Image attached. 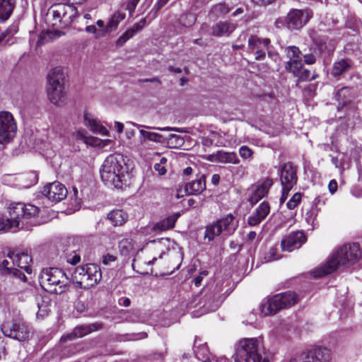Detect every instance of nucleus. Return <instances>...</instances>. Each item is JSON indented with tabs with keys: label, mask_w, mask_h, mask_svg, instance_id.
Returning a JSON list of instances; mask_svg holds the SVG:
<instances>
[{
	"label": "nucleus",
	"mask_w": 362,
	"mask_h": 362,
	"mask_svg": "<svg viewBox=\"0 0 362 362\" xmlns=\"http://www.w3.org/2000/svg\"><path fill=\"white\" fill-rule=\"evenodd\" d=\"M102 181L108 186L121 189L129 180V168L122 154H112L104 160L100 170Z\"/></svg>",
	"instance_id": "f257e3e1"
},
{
	"label": "nucleus",
	"mask_w": 362,
	"mask_h": 362,
	"mask_svg": "<svg viewBox=\"0 0 362 362\" xmlns=\"http://www.w3.org/2000/svg\"><path fill=\"white\" fill-rule=\"evenodd\" d=\"M9 218L0 217V231L15 233L24 229L25 221L37 216L40 209L33 204L13 203L8 206Z\"/></svg>",
	"instance_id": "f03ea898"
},
{
	"label": "nucleus",
	"mask_w": 362,
	"mask_h": 362,
	"mask_svg": "<svg viewBox=\"0 0 362 362\" xmlns=\"http://www.w3.org/2000/svg\"><path fill=\"white\" fill-rule=\"evenodd\" d=\"M361 257V250H336L320 267L310 272L315 279L324 277L332 274L341 267L354 264Z\"/></svg>",
	"instance_id": "7ed1b4c3"
},
{
	"label": "nucleus",
	"mask_w": 362,
	"mask_h": 362,
	"mask_svg": "<svg viewBox=\"0 0 362 362\" xmlns=\"http://www.w3.org/2000/svg\"><path fill=\"white\" fill-rule=\"evenodd\" d=\"M235 362H269L264 347L257 338H245L235 345Z\"/></svg>",
	"instance_id": "20e7f679"
},
{
	"label": "nucleus",
	"mask_w": 362,
	"mask_h": 362,
	"mask_svg": "<svg viewBox=\"0 0 362 362\" xmlns=\"http://www.w3.org/2000/svg\"><path fill=\"white\" fill-rule=\"evenodd\" d=\"M222 292V281H219L216 284H208L202 288L199 294L196 296L195 301L197 303L195 306L203 309L204 312L216 310L226 298Z\"/></svg>",
	"instance_id": "39448f33"
},
{
	"label": "nucleus",
	"mask_w": 362,
	"mask_h": 362,
	"mask_svg": "<svg viewBox=\"0 0 362 362\" xmlns=\"http://www.w3.org/2000/svg\"><path fill=\"white\" fill-rule=\"evenodd\" d=\"M78 16L76 8L67 4H53L47 11L45 21L48 26L64 28L69 26Z\"/></svg>",
	"instance_id": "423d86ee"
},
{
	"label": "nucleus",
	"mask_w": 362,
	"mask_h": 362,
	"mask_svg": "<svg viewBox=\"0 0 362 362\" xmlns=\"http://www.w3.org/2000/svg\"><path fill=\"white\" fill-rule=\"evenodd\" d=\"M41 286L47 292L62 294L69 289V279L60 269L48 268L43 269L40 277Z\"/></svg>",
	"instance_id": "0eeeda50"
},
{
	"label": "nucleus",
	"mask_w": 362,
	"mask_h": 362,
	"mask_svg": "<svg viewBox=\"0 0 362 362\" xmlns=\"http://www.w3.org/2000/svg\"><path fill=\"white\" fill-rule=\"evenodd\" d=\"M102 279L100 267L96 264H86L76 267L72 274L74 284L80 288L88 289L98 284Z\"/></svg>",
	"instance_id": "6e6552de"
},
{
	"label": "nucleus",
	"mask_w": 362,
	"mask_h": 362,
	"mask_svg": "<svg viewBox=\"0 0 362 362\" xmlns=\"http://www.w3.org/2000/svg\"><path fill=\"white\" fill-rule=\"evenodd\" d=\"M313 17L310 9H291L286 17L276 20L277 27L284 25L290 30H299L305 26Z\"/></svg>",
	"instance_id": "1a4fd4ad"
},
{
	"label": "nucleus",
	"mask_w": 362,
	"mask_h": 362,
	"mask_svg": "<svg viewBox=\"0 0 362 362\" xmlns=\"http://www.w3.org/2000/svg\"><path fill=\"white\" fill-rule=\"evenodd\" d=\"M238 226V223L235 216L231 214H227L206 227L205 239L211 241L221 234L230 235L236 230Z\"/></svg>",
	"instance_id": "9d476101"
},
{
	"label": "nucleus",
	"mask_w": 362,
	"mask_h": 362,
	"mask_svg": "<svg viewBox=\"0 0 362 362\" xmlns=\"http://www.w3.org/2000/svg\"><path fill=\"white\" fill-rule=\"evenodd\" d=\"M279 171L282 187L280 204H282L287 199L291 190L297 184L298 168L293 163L287 162L281 165Z\"/></svg>",
	"instance_id": "9b49d317"
},
{
	"label": "nucleus",
	"mask_w": 362,
	"mask_h": 362,
	"mask_svg": "<svg viewBox=\"0 0 362 362\" xmlns=\"http://www.w3.org/2000/svg\"><path fill=\"white\" fill-rule=\"evenodd\" d=\"M100 238L96 235H73L57 238L56 247H77L90 249L98 246Z\"/></svg>",
	"instance_id": "f8f14e48"
},
{
	"label": "nucleus",
	"mask_w": 362,
	"mask_h": 362,
	"mask_svg": "<svg viewBox=\"0 0 362 362\" xmlns=\"http://www.w3.org/2000/svg\"><path fill=\"white\" fill-rule=\"evenodd\" d=\"M0 274L6 288L15 292L24 289L28 281L25 274L16 268H1Z\"/></svg>",
	"instance_id": "ddd939ff"
},
{
	"label": "nucleus",
	"mask_w": 362,
	"mask_h": 362,
	"mask_svg": "<svg viewBox=\"0 0 362 362\" xmlns=\"http://www.w3.org/2000/svg\"><path fill=\"white\" fill-rule=\"evenodd\" d=\"M331 352L329 349L317 346L308 351H303L294 356L290 362H330Z\"/></svg>",
	"instance_id": "4468645a"
},
{
	"label": "nucleus",
	"mask_w": 362,
	"mask_h": 362,
	"mask_svg": "<svg viewBox=\"0 0 362 362\" xmlns=\"http://www.w3.org/2000/svg\"><path fill=\"white\" fill-rule=\"evenodd\" d=\"M17 126L12 114L9 112H0V144L8 142L16 132Z\"/></svg>",
	"instance_id": "2eb2a0df"
},
{
	"label": "nucleus",
	"mask_w": 362,
	"mask_h": 362,
	"mask_svg": "<svg viewBox=\"0 0 362 362\" xmlns=\"http://www.w3.org/2000/svg\"><path fill=\"white\" fill-rule=\"evenodd\" d=\"M1 331L6 337L19 341L27 339L30 335L28 326L23 322H6L2 325Z\"/></svg>",
	"instance_id": "dca6fc26"
},
{
	"label": "nucleus",
	"mask_w": 362,
	"mask_h": 362,
	"mask_svg": "<svg viewBox=\"0 0 362 362\" xmlns=\"http://www.w3.org/2000/svg\"><path fill=\"white\" fill-rule=\"evenodd\" d=\"M271 40L269 38H262L255 35H251L248 38L247 49L249 52L255 54L257 61L265 59L266 49H269Z\"/></svg>",
	"instance_id": "f3484780"
},
{
	"label": "nucleus",
	"mask_w": 362,
	"mask_h": 362,
	"mask_svg": "<svg viewBox=\"0 0 362 362\" xmlns=\"http://www.w3.org/2000/svg\"><path fill=\"white\" fill-rule=\"evenodd\" d=\"M68 191L65 186L59 182L48 183L44 187L42 194L52 202H59L67 196Z\"/></svg>",
	"instance_id": "a211bd4d"
},
{
	"label": "nucleus",
	"mask_w": 362,
	"mask_h": 362,
	"mask_svg": "<svg viewBox=\"0 0 362 362\" xmlns=\"http://www.w3.org/2000/svg\"><path fill=\"white\" fill-rule=\"evenodd\" d=\"M286 308L282 298L278 294L264 300L259 305L260 313L263 315H272L282 309Z\"/></svg>",
	"instance_id": "6ab92c4d"
},
{
	"label": "nucleus",
	"mask_w": 362,
	"mask_h": 362,
	"mask_svg": "<svg viewBox=\"0 0 362 362\" xmlns=\"http://www.w3.org/2000/svg\"><path fill=\"white\" fill-rule=\"evenodd\" d=\"M286 308L282 298L278 294L264 300L259 305L260 313L263 315H272L282 309Z\"/></svg>",
	"instance_id": "aec40b11"
},
{
	"label": "nucleus",
	"mask_w": 362,
	"mask_h": 362,
	"mask_svg": "<svg viewBox=\"0 0 362 362\" xmlns=\"http://www.w3.org/2000/svg\"><path fill=\"white\" fill-rule=\"evenodd\" d=\"M313 42L317 50L322 55L329 56L335 49L337 41L327 35H319L313 37Z\"/></svg>",
	"instance_id": "412c9836"
},
{
	"label": "nucleus",
	"mask_w": 362,
	"mask_h": 362,
	"mask_svg": "<svg viewBox=\"0 0 362 362\" xmlns=\"http://www.w3.org/2000/svg\"><path fill=\"white\" fill-rule=\"evenodd\" d=\"M100 327V325L97 323L79 325L75 327L72 332L62 336L60 340L61 341H66L68 340H74L76 338L83 337L93 331L99 329Z\"/></svg>",
	"instance_id": "4be33fe9"
},
{
	"label": "nucleus",
	"mask_w": 362,
	"mask_h": 362,
	"mask_svg": "<svg viewBox=\"0 0 362 362\" xmlns=\"http://www.w3.org/2000/svg\"><path fill=\"white\" fill-rule=\"evenodd\" d=\"M48 98L54 105L61 107L66 103V86H49L47 87Z\"/></svg>",
	"instance_id": "5701e85b"
},
{
	"label": "nucleus",
	"mask_w": 362,
	"mask_h": 362,
	"mask_svg": "<svg viewBox=\"0 0 362 362\" xmlns=\"http://www.w3.org/2000/svg\"><path fill=\"white\" fill-rule=\"evenodd\" d=\"M306 242V237L303 231H295L285 237L281 241L282 249L293 247L300 248Z\"/></svg>",
	"instance_id": "b1692460"
},
{
	"label": "nucleus",
	"mask_w": 362,
	"mask_h": 362,
	"mask_svg": "<svg viewBox=\"0 0 362 362\" xmlns=\"http://www.w3.org/2000/svg\"><path fill=\"white\" fill-rule=\"evenodd\" d=\"M270 212V206L267 202H263L247 218V223L250 226L259 225Z\"/></svg>",
	"instance_id": "393cba45"
},
{
	"label": "nucleus",
	"mask_w": 362,
	"mask_h": 362,
	"mask_svg": "<svg viewBox=\"0 0 362 362\" xmlns=\"http://www.w3.org/2000/svg\"><path fill=\"white\" fill-rule=\"evenodd\" d=\"M208 160L211 162H218L221 163L239 164L240 160L234 152H226L218 151L216 153L208 156Z\"/></svg>",
	"instance_id": "a878e982"
},
{
	"label": "nucleus",
	"mask_w": 362,
	"mask_h": 362,
	"mask_svg": "<svg viewBox=\"0 0 362 362\" xmlns=\"http://www.w3.org/2000/svg\"><path fill=\"white\" fill-rule=\"evenodd\" d=\"M285 52L287 58L289 59L286 65V69L289 70L291 68H294L296 70L298 66H300V63H302L300 50L296 46H288L286 47Z\"/></svg>",
	"instance_id": "bb28decb"
},
{
	"label": "nucleus",
	"mask_w": 362,
	"mask_h": 362,
	"mask_svg": "<svg viewBox=\"0 0 362 362\" xmlns=\"http://www.w3.org/2000/svg\"><path fill=\"white\" fill-rule=\"evenodd\" d=\"M206 189V178L203 175L195 180L185 184L184 192L188 195H197Z\"/></svg>",
	"instance_id": "cd10ccee"
},
{
	"label": "nucleus",
	"mask_w": 362,
	"mask_h": 362,
	"mask_svg": "<svg viewBox=\"0 0 362 362\" xmlns=\"http://www.w3.org/2000/svg\"><path fill=\"white\" fill-rule=\"evenodd\" d=\"M47 80L49 86H66V74L62 67L57 66L49 71Z\"/></svg>",
	"instance_id": "c85d7f7f"
},
{
	"label": "nucleus",
	"mask_w": 362,
	"mask_h": 362,
	"mask_svg": "<svg viewBox=\"0 0 362 362\" xmlns=\"http://www.w3.org/2000/svg\"><path fill=\"white\" fill-rule=\"evenodd\" d=\"M273 185L272 179H265L257 187L252 194L250 196L249 201L252 204H255L258 202L261 199L264 197L270 187Z\"/></svg>",
	"instance_id": "c756f323"
},
{
	"label": "nucleus",
	"mask_w": 362,
	"mask_h": 362,
	"mask_svg": "<svg viewBox=\"0 0 362 362\" xmlns=\"http://www.w3.org/2000/svg\"><path fill=\"white\" fill-rule=\"evenodd\" d=\"M235 28L236 26L233 23L220 21L212 26L211 33L216 37H221L224 35H229L235 30Z\"/></svg>",
	"instance_id": "7c9ffc66"
},
{
	"label": "nucleus",
	"mask_w": 362,
	"mask_h": 362,
	"mask_svg": "<svg viewBox=\"0 0 362 362\" xmlns=\"http://www.w3.org/2000/svg\"><path fill=\"white\" fill-rule=\"evenodd\" d=\"M84 123L93 132L101 135H107L108 132L106 128L101 125L96 119L92 118L88 113L84 114Z\"/></svg>",
	"instance_id": "2f4dec72"
},
{
	"label": "nucleus",
	"mask_w": 362,
	"mask_h": 362,
	"mask_svg": "<svg viewBox=\"0 0 362 362\" xmlns=\"http://www.w3.org/2000/svg\"><path fill=\"white\" fill-rule=\"evenodd\" d=\"M127 214L122 209L113 210L107 215V218L115 226H122L127 220Z\"/></svg>",
	"instance_id": "473e14b6"
},
{
	"label": "nucleus",
	"mask_w": 362,
	"mask_h": 362,
	"mask_svg": "<svg viewBox=\"0 0 362 362\" xmlns=\"http://www.w3.org/2000/svg\"><path fill=\"white\" fill-rule=\"evenodd\" d=\"M288 71L292 72L293 75L301 81H313L315 79L317 76L315 74L311 76L310 70L303 69V63H300V66H298L296 70L294 68H291Z\"/></svg>",
	"instance_id": "72a5a7b5"
},
{
	"label": "nucleus",
	"mask_w": 362,
	"mask_h": 362,
	"mask_svg": "<svg viewBox=\"0 0 362 362\" xmlns=\"http://www.w3.org/2000/svg\"><path fill=\"white\" fill-rule=\"evenodd\" d=\"M352 66L351 61L349 59H341L336 62L332 68V74L334 76H340L348 71Z\"/></svg>",
	"instance_id": "f704fd0d"
},
{
	"label": "nucleus",
	"mask_w": 362,
	"mask_h": 362,
	"mask_svg": "<svg viewBox=\"0 0 362 362\" xmlns=\"http://www.w3.org/2000/svg\"><path fill=\"white\" fill-rule=\"evenodd\" d=\"M14 8L12 0H0V22L6 21Z\"/></svg>",
	"instance_id": "c9c22d12"
},
{
	"label": "nucleus",
	"mask_w": 362,
	"mask_h": 362,
	"mask_svg": "<svg viewBox=\"0 0 362 362\" xmlns=\"http://www.w3.org/2000/svg\"><path fill=\"white\" fill-rule=\"evenodd\" d=\"M125 18V14L119 12L115 13L109 20L107 26L105 28V34L115 30L119 23Z\"/></svg>",
	"instance_id": "e433bc0d"
},
{
	"label": "nucleus",
	"mask_w": 362,
	"mask_h": 362,
	"mask_svg": "<svg viewBox=\"0 0 362 362\" xmlns=\"http://www.w3.org/2000/svg\"><path fill=\"white\" fill-rule=\"evenodd\" d=\"M16 255L18 256V266L24 269L28 274H31L32 269L28 264L32 262V258L30 255H28V250L21 252V254L17 253Z\"/></svg>",
	"instance_id": "4c0bfd02"
},
{
	"label": "nucleus",
	"mask_w": 362,
	"mask_h": 362,
	"mask_svg": "<svg viewBox=\"0 0 362 362\" xmlns=\"http://www.w3.org/2000/svg\"><path fill=\"white\" fill-rule=\"evenodd\" d=\"M279 298H282L286 308L295 305L298 302V296L293 291H286L278 293Z\"/></svg>",
	"instance_id": "58836bf2"
},
{
	"label": "nucleus",
	"mask_w": 362,
	"mask_h": 362,
	"mask_svg": "<svg viewBox=\"0 0 362 362\" xmlns=\"http://www.w3.org/2000/svg\"><path fill=\"white\" fill-rule=\"evenodd\" d=\"M229 11L228 6L224 2H221L211 7L210 13L216 17H219L226 15Z\"/></svg>",
	"instance_id": "ea45409f"
},
{
	"label": "nucleus",
	"mask_w": 362,
	"mask_h": 362,
	"mask_svg": "<svg viewBox=\"0 0 362 362\" xmlns=\"http://www.w3.org/2000/svg\"><path fill=\"white\" fill-rule=\"evenodd\" d=\"M38 311L37 312V318H44L50 312V305L47 301L43 300L42 298L37 301Z\"/></svg>",
	"instance_id": "a19ab883"
},
{
	"label": "nucleus",
	"mask_w": 362,
	"mask_h": 362,
	"mask_svg": "<svg viewBox=\"0 0 362 362\" xmlns=\"http://www.w3.org/2000/svg\"><path fill=\"white\" fill-rule=\"evenodd\" d=\"M197 18L192 13L182 14L179 18V23L184 27H191L196 22Z\"/></svg>",
	"instance_id": "79ce46f5"
},
{
	"label": "nucleus",
	"mask_w": 362,
	"mask_h": 362,
	"mask_svg": "<svg viewBox=\"0 0 362 362\" xmlns=\"http://www.w3.org/2000/svg\"><path fill=\"white\" fill-rule=\"evenodd\" d=\"M180 216V214L177 213L171 215L168 218H165L164 220H163L160 223L161 230L173 228L175 226V222Z\"/></svg>",
	"instance_id": "37998d69"
},
{
	"label": "nucleus",
	"mask_w": 362,
	"mask_h": 362,
	"mask_svg": "<svg viewBox=\"0 0 362 362\" xmlns=\"http://www.w3.org/2000/svg\"><path fill=\"white\" fill-rule=\"evenodd\" d=\"M278 250H264L261 254L263 258L262 263H267L274 260H278L281 257V255L277 252Z\"/></svg>",
	"instance_id": "c03bdc74"
},
{
	"label": "nucleus",
	"mask_w": 362,
	"mask_h": 362,
	"mask_svg": "<svg viewBox=\"0 0 362 362\" xmlns=\"http://www.w3.org/2000/svg\"><path fill=\"white\" fill-rule=\"evenodd\" d=\"M166 143L172 148H176L182 146L184 144L183 138L177 134H170L168 137L165 138Z\"/></svg>",
	"instance_id": "a18cd8bd"
},
{
	"label": "nucleus",
	"mask_w": 362,
	"mask_h": 362,
	"mask_svg": "<svg viewBox=\"0 0 362 362\" xmlns=\"http://www.w3.org/2000/svg\"><path fill=\"white\" fill-rule=\"evenodd\" d=\"M65 258L66 262L71 265H76L81 262V256L75 250L66 253Z\"/></svg>",
	"instance_id": "49530a36"
},
{
	"label": "nucleus",
	"mask_w": 362,
	"mask_h": 362,
	"mask_svg": "<svg viewBox=\"0 0 362 362\" xmlns=\"http://www.w3.org/2000/svg\"><path fill=\"white\" fill-rule=\"evenodd\" d=\"M136 32L133 30L132 28L128 29L122 35H121L117 40V46H122L128 40L132 38Z\"/></svg>",
	"instance_id": "de8ad7c7"
},
{
	"label": "nucleus",
	"mask_w": 362,
	"mask_h": 362,
	"mask_svg": "<svg viewBox=\"0 0 362 362\" xmlns=\"http://www.w3.org/2000/svg\"><path fill=\"white\" fill-rule=\"evenodd\" d=\"M302 194L300 192L295 193L290 200L287 202L286 206L289 209H295L300 202Z\"/></svg>",
	"instance_id": "09e8293b"
},
{
	"label": "nucleus",
	"mask_w": 362,
	"mask_h": 362,
	"mask_svg": "<svg viewBox=\"0 0 362 362\" xmlns=\"http://www.w3.org/2000/svg\"><path fill=\"white\" fill-rule=\"evenodd\" d=\"M127 123L129 124H131L132 125L136 127H144V128H146V129H157V130H160V131H175V132H182V131L180 130L178 128H172V127H149V126H146V125H141V124H136V123H134L133 122H128Z\"/></svg>",
	"instance_id": "8fccbe9b"
},
{
	"label": "nucleus",
	"mask_w": 362,
	"mask_h": 362,
	"mask_svg": "<svg viewBox=\"0 0 362 362\" xmlns=\"http://www.w3.org/2000/svg\"><path fill=\"white\" fill-rule=\"evenodd\" d=\"M239 154L243 159H248L252 158L253 155L252 150L247 146H242L239 148Z\"/></svg>",
	"instance_id": "3c124183"
},
{
	"label": "nucleus",
	"mask_w": 362,
	"mask_h": 362,
	"mask_svg": "<svg viewBox=\"0 0 362 362\" xmlns=\"http://www.w3.org/2000/svg\"><path fill=\"white\" fill-rule=\"evenodd\" d=\"M86 31L88 33H93L96 37H100L105 35V30H98L93 25H88L86 27Z\"/></svg>",
	"instance_id": "603ef678"
},
{
	"label": "nucleus",
	"mask_w": 362,
	"mask_h": 362,
	"mask_svg": "<svg viewBox=\"0 0 362 362\" xmlns=\"http://www.w3.org/2000/svg\"><path fill=\"white\" fill-rule=\"evenodd\" d=\"M119 249H132L133 245L131 239L122 238L118 243Z\"/></svg>",
	"instance_id": "864d4df0"
},
{
	"label": "nucleus",
	"mask_w": 362,
	"mask_h": 362,
	"mask_svg": "<svg viewBox=\"0 0 362 362\" xmlns=\"http://www.w3.org/2000/svg\"><path fill=\"white\" fill-rule=\"evenodd\" d=\"M149 141H154L156 143H160V144L166 143L165 137H164L163 135L156 133V132H151Z\"/></svg>",
	"instance_id": "5fc2aeb1"
},
{
	"label": "nucleus",
	"mask_w": 362,
	"mask_h": 362,
	"mask_svg": "<svg viewBox=\"0 0 362 362\" xmlns=\"http://www.w3.org/2000/svg\"><path fill=\"white\" fill-rule=\"evenodd\" d=\"M209 274V272L206 270H204L199 273V274L194 277L192 280L194 285L198 287L201 286L202 282L205 276H206Z\"/></svg>",
	"instance_id": "6e6d98bb"
},
{
	"label": "nucleus",
	"mask_w": 362,
	"mask_h": 362,
	"mask_svg": "<svg viewBox=\"0 0 362 362\" xmlns=\"http://www.w3.org/2000/svg\"><path fill=\"white\" fill-rule=\"evenodd\" d=\"M139 1L140 0H127L126 9L129 11L130 15L134 12Z\"/></svg>",
	"instance_id": "4d7b16f0"
},
{
	"label": "nucleus",
	"mask_w": 362,
	"mask_h": 362,
	"mask_svg": "<svg viewBox=\"0 0 362 362\" xmlns=\"http://www.w3.org/2000/svg\"><path fill=\"white\" fill-rule=\"evenodd\" d=\"M25 177L30 180V183L27 185V187L35 185L38 181L37 175L34 172L27 173Z\"/></svg>",
	"instance_id": "13d9d810"
},
{
	"label": "nucleus",
	"mask_w": 362,
	"mask_h": 362,
	"mask_svg": "<svg viewBox=\"0 0 362 362\" xmlns=\"http://www.w3.org/2000/svg\"><path fill=\"white\" fill-rule=\"evenodd\" d=\"M146 23V20L145 18H144L141 19L139 23H135L132 28L133 30L135 31L136 33H137L143 29Z\"/></svg>",
	"instance_id": "bf43d9fd"
},
{
	"label": "nucleus",
	"mask_w": 362,
	"mask_h": 362,
	"mask_svg": "<svg viewBox=\"0 0 362 362\" xmlns=\"http://www.w3.org/2000/svg\"><path fill=\"white\" fill-rule=\"evenodd\" d=\"M117 260V257L112 255L107 254L103 256V263L105 265H109L111 262Z\"/></svg>",
	"instance_id": "052dcab7"
},
{
	"label": "nucleus",
	"mask_w": 362,
	"mask_h": 362,
	"mask_svg": "<svg viewBox=\"0 0 362 362\" xmlns=\"http://www.w3.org/2000/svg\"><path fill=\"white\" fill-rule=\"evenodd\" d=\"M338 249H360V244L358 242L346 243Z\"/></svg>",
	"instance_id": "680f3d73"
},
{
	"label": "nucleus",
	"mask_w": 362,
	"mask_h": 362,
	"mask_svg": "<svg viewBox=\"0 0 362 362\" xmlns=\"http://www.w3.org/2000/svg\"><path fill=\"white\" fill-rule=\"evenodd\" d=\"M337 188H338L337 182L335 180H330L329 182V185H328L329 192L332 194H334L337 192Z\"/></svg>",
	"instance_id": "e2e57ef3"
},
{
	"label": "nucleus",
	"mask_w": 362,
	"mask_h": 362,
	"mask_svg": "<svg viewBox=\"0 0 362 362\" xmlns=\"http://www.w3.org/2000/svg\"><path fill=\"white\" fill-rule=\"evenodd\" d=\"M303 58L305 63L307 64H313L316 61V58L313 54H305Z\"/></svg>",
	"instance_id": "0e129e2a"
},
{
	"label": "nucleus",
	"mask_w": 362,
	"mask_h": 362,
	"mask_svg": "<svg viewBox=\"0 0 362 362\" xmlns=\"http://www.w3.org/2000/svg\"><path fill=\"white\" fill-rule=\"evenodd\" d=\"M266 52L268 54V56L273 60L276 61L278 58V53L273 51V46L271 45V43L269 45V49H266Z\"/></svg>",
	"instance_id": "69168bd1"
},
{
	"label": "nucleus",
	"mask_w": 362,
	"mask_h": 362,
	"mask_svg": "<svg viewBox=\"0 0 362 362\" xmlns=\"http://www.w3.org/2000/svg\"><path fill=\"white\" fill-rule=\"evenodd\" d=\"M86 131L84 129H78L74 134V136L78 140L85 141L86 139Z\"/></svg>",
	"instance_id": "338daca9"
},
{
	"label": "nucleus",
	"mask_w": 362,
	"mask_h": 362,
	"mask_svg": "<svg viewBox=\"0 0 362 362\" xmlns=\"http://www.w3.org/2000/svg\"><path fill=\"white\" fill-rule=\"evenodd\" d=\"M326 200L327 199L325 198V196H317L315 199H314V204L316 207H317L318 206L320 205H325V202H326Z\"/></svg>",
	"instance_id": "774afa93"
}]
</instances>
